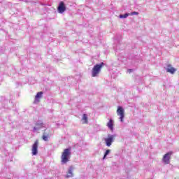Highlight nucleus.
I'll return each instance as SVG.
<instances>
[{"label": "nucleus", "instance_id": "obj_1", "mask_svg": "<svg viewBox=\"0 0 179 179\" xmlns=\"http://www.w3.org/2000/svg\"><path fill=\"white\" fill-rule=\"evenodd\" d=\"M72 153L71 152L70 148H66L64 150L62 156H61V163L62 164H66L68 162H69L71 159V155Z\"/></svg>", "mask_w": 179, "mask_h": 179}, {"label": "nucleus", "instance_id": "obj_2", "mask_svg": "<svg viewBox=\"0 0 179 179\" xmlns=\"http://www.w3.org/2000/svg\"><path fill=\"white\" fill-rule=\"evenodd\" d=\"M103 66H104V63L103 62L99 64H96L92 70V77L96 78L99 76V74L101 72V68H103Z\"/></svg>", "mask_w": 179, "mask_h": 179}, {"label": "nucleus", "instance_id": "obj_3", "mask_svg": "<svg viewBox=\"0 0 179 179\" xmlns=\"http://www.w3.org/2000/svg\"><path fill=\"white\" fill-rule=\"evenodd\" d=\"M117 115L119 117L120 122L124 123V118H125V110L122 106H117Z\"/></svg>", "mask_w": 179, "mask_h": 179}, {"label": "nucleus", "instance_id": "obj_4", "mask_svg": "<svg viewBox=\"0 0 179 179\" xmlns=\"http://www.w3.org/2000/svg\"><path fill=\"white\" fill-rule=\"evenodd\" d=\"M115 136V134H108V137L104 138L106 146L110 147L113 145V142H114Z\"/></svg>", "mask_w": 179, "mask_h": 179}, {"label": "nucleus", "instance_id": "obj_5", "mask_svg": "<svg viewBox=\"0 0 179 179\" xmlns=\"http://www.w3.org/2000/svg\"><path fill=\"white\" fill-rule=\"evenodd\" d=\"M173 155V151H170L168 153L165 154L162 158V162L164 164H170V158Z\"/></svg>", "mask_w": 179, "mask_h": 179}, {"label": "nucleus", "instance_id": "obj_6", "mask_svg": "<svg viewBox=\"0 0 179 179\" xmlns=\"http://www.w3.org/2000/svg\"><path fill=\"white\" fill-rule=\"evenodd\" d=\"M32 156H36L38 153V141H36L32 145Z\"/></svg>", "mask_w": 179, "mask_h": 179}, {"label": "nucleus", "instance_id": "obj_7", "mask_svg": "<svg viewBox=\"0 0 179 179\" xmlns=\"http://www.w3.org/2000/svg\"><path fill=\"white\" fill-rule=\"evenodd\" d=\"M65 10H66V6H65V3H64V1H60L57 8L58 13H64Z\"/></svg>", "mask_w": 179, "mask_h": 179}, {"label": "nucleus", "instance_id": "obj_8", "mask_svg": "<svg viewBox=\"0 0 179 179\" xmlns=\"http://www.w3.org/2000/svg\"><path fill=\"white\" fill-rule=\"evenodd\" d=\"M166 72L169 73H171L172 75H174L176 73V71L177 69H176L171 64H167L166 68L165 69Z\"/></svg>", "mask_w": 179, "mask_h": 179}, {"label": "nucleus", "instance_id": "obj_9", "mask_svg": "<svg viewBox=\"0 0 179 179\" xmlns=\"http://www.w3.org/2000/svg\"><path fill=\"white\" fill-rule=\"evenodd\" d=\"M73 166H70L69 170L67 171V174L66 175V178H72L73 177Z\"/></svg>", "mask_w": 179, "mask_h": 179}, {"label": "nucleus", "instance_id": "obj_10", "mask_svg": "<svg viewBox=\"0 0 179 179\" xmlns=\"http://www.w3.org/2000/svg\"><path fill=\"white\" fill-rule=\"evenodd\" d=\"M36 125V127H34V132H37V131H40L41 128H44V124L41 122H37Z\"/></svg>", "mask_w": 179, "mask_h": 179}, {"label": "nucleus", "instance_id": "obj_11", "mask_svg": "<svg viewBox=\"0 0 179 179\" xmlns=\"http://www.w3.org/2000/svg\"><path fill=\"white\" fill-rule=\"evenodd\" d=\"M43 97V92H39L35 96V99L34 101V104H37V103H40V99Z\"/></svg>", "mask_w": 179, "mask_h": 179}, {"label": "nucleus", "instance_id": "obj_12", "mask_svg": "<svg viewBox=\"0 0 179 179\" xmlns=\"http://www.w3.org/2000/svg\"><path fill=\"white\" fill-rule=\"evenodd\" d=\"M107 127L112 132L114 131V120L113 119H110L107 123Z\"/></svg>", "mask_w": 179, "mask_h": 179}, {"label": "nucleus", "instance_id": "obj_13", "mask_svg": "<svg viewBox=\"0 0 179 179\" xmlns=\"http://www.w3.org/2000/svg\"><path fill=\"white\" fill-rule=\"evenodd\" d=\"M48 138H50V134L47 133V132H44L43 135L42 136V138L43 139V141H45V142H47V141H48Z\"/></svg>", "mask_w": 179, "mask_h": 179}, {"label": "nucleus", "instance_id": "obj_14", "mask_svg": "<svg viewBox=\"0 0 179 179\" xmlns=\"http://www.w3.org/2000/svg\"><path fill=\"white\" fill-rule=\"evenodd\" d=\"M82 120L84 121L83 124H87V115L83 114Z\"/></svg>", "mask_w": 179, "mask_h": 179}, {"label": "nucleus", "instance_id": "obj_15", "mask_svg": "<svg viewBox=\"0 0 179 179\" xmlns=\"http://www.w3.org/2000/svg\"><path fill=\"white\" fill-rule=\"evenodd\" d=\"M129 16V13H125L123 15H120V19H127Z\"/></svg>", "mask_w": 179, "mask_h": 179}, {"label": "nucleus", "instance_id": "obj_16", "mask_svg": "<svg viewBox=\"0 0 179 179\" xmlns=\"http://www.w3.org/2000/svg\"><path fill=\"white\" fill-rule=\"evenodd\" d=\"M111 152V150H106L105 154H104V156L103 157V159L104 160V159H106V157H107L108 155H110Z\"/></svg>", "mask_w": 179, "mask_h": 179}, {"label": "nucleus", "instance_id": "obj_17", "mask_svg": "<svg viewBox=\"0 0 179 179\" xmlns=\"http://www.w3.org/2000/svg\"><path fill=\"white\" fill-rule=\"evenodd\" d=\"M129 15L131 16H134V15H139V13L136 12V11H134V12H131V13H129Z\"/></svg>", "mask_w": 179, "mask_h": 179}, {"label": "nucleus", "instance_id": "obj_18", "mask_svg": "<svg viewBox=\"0 0 179 179\" xmlns=\"http://www.w3.org/2000/svg\"><path fill=\"white\" fill-rule=\"evenodd\" d=\"M24 2H26V3H27V2H30L29 0H22Z\"/></svg>", "mask_w": 179, "mask_h": 179}, {"label": "nucleus", "instance_id": "obj_19", "mask_svg": "<svg viewBox=\"0 0 179 179\" xmlns=\"http://www.w3.org/2000/svg\"><path fill=\"white\" fill-rule=\"evenodd\" d=\"M129 72H132V69H129Z\"/></svg>", "mask_w": 179, "mask_h": 179}]
</instances>
